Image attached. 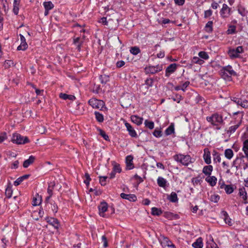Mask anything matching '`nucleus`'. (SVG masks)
<instances>
[{
	"instance_id": "1",
	"label": "nucleus",
	"mask_w": 248,
	"mask_h": 248,
	"mask_svg": "<svg viewBox=\"0 0 248 248\" xmlns=\"http://www.w3.org/2000/svg\"><path fill=\"white\" fill-rule=\"evenodd\" d=\"M224 116V113L223 112H215L211 115L206 117V120L212 127L216 129L219 130L221 126L224 125V121L227 118L226 116L223 118Z\"/></svg>"
},
{
	"instance_id": "2",
	"label": "nucleus",
	"mask_w": 248,
	"mask_h": 248,
	"mask_svg": "<svg viewBox=\"0 0 248 248\" xmlns=\"http://www.w3.org/2000/svg\"><path fill=\"white\" fill-rule=\"evenodd\" d=\"M173 159L177 163H180L183 166H188L193 163L195 160L188 154H177L173 156Z\"/></svg>"
},
{
	"instance_id": "3",
	"label": "nucleus",
	"mask_w": 248,
	"mask_h": 248,
	"mask_svg": "<svg viewBox=\"0 0 248 248\" xmlns=\"http://www.w3.org/2000/svg\"><path fill=\"white\" fill-rule=\"evenodd\" d=\"M220 74L223 78L227 79L230 78L232 76L236 75V73L232 69L231 66L228 65L223 67L220 70Z\"/></svg>"
},
{
	"instance_id": "4",
	"label": "nucleus",
	"mask_w": 248,
	"mask_h": 248,
	"mask_svg": "<svg viewBox=\"0 0 248 248\" xmlns=\"http://www.w3.org/2000/svg\"><path fill=\"white\" fill-rule=\"evenodd\" d=\"M244 52L243 47L241 46H237L236 48L229 47L228 54L231 59L240 57V54Z\"/></svg>"
},
{
	"instance_id": "5",
	"label": "nucleus",
	"mask_w": 248,
	"mask_h": 248,
	"mask_svg": "<svg viewBox=\"0 0 248 248\" xmlns=\"http://www.w3.org/2000/svg\"><path fill=\"white\" fill-rule=\"evenodd\" d=\"M239 114V116L238 118V123H236V124L229 127L228 130H227V133L229 134H232L234 133L236 130L238 128V127L240 126L242 123L243 117L244 116V112L243 111H237L234 112V114Z\"/></svg>"
},
{
	"instance_id": "6",
	"label": "nucleus",
	"mask_w": 248,
	"mask_h": 248,
	"mask_svg": "<svg viewBox=\"0 0 248 248\" xmlns=\"http://www.w3.org/2000/svg\"><path fill=\"white\" fill-rule=\"evenodd\" d=\"M12 141L17 144H24L29 143L30 140L27 137H24L18 133L13 134Z\"/></svg>"
},
{
	"instance_id": "7",
	"label": "nucleus",
	"mask_w": 248,
	"mask_h": 248,
	"mask_svg": "<svg viewBox=\"0 0 248 248\" xmlns=\"http://www.w3.org/2000/svg\"><path fill=\"white\" fill-rule=\"evenodd\" d=\"M219 13L222 19H226L232 15V8L230 7L227 4L223 3Z\"/></svg>"
},
{
	"instance_id": "8",
	"label": "nucleus",
	"mask_w": 248,
	"mask_h": 248,
	"mask_svg": "<svg viewBox=\"0 0 248 248\" xmlns=\"http://www.w3.org/2000/svg\"><path fill=\"white\" fill-rule=\"evenodd\" d=\"M162 64H157L156 66L149 65L144 68V72L146 75H153L162 71Z\"/></svg>"
},
{
	"instance_id": "9",
	"label": "nucleus",
	"mask_w": 248,
	"mask_h": 248,
	"mask_svg": "<svg viewBox=\"0 0 248 248\" xmlns=\"http://www.w3.org/2000/svg\"><path fill=\"white\" fill-rule=\"evenodd\" d=\"M88 104L93 108L102 109L105 106V103L101 100L92 98L88 101Z\"/></svg>"
},
{
	"instance_id": "10",
	"label": "nucleus",
	"mask_w": 248,
	"mask_h": 248,
	"mask_svg": "<svg viewBox=\"0 0 248 248\" xmlns=\"http://www.w3.org/2000/svg\"><path fill=\"white\" fill-rule=\"evenodd\" d=\"M231 99L238 106H240L244 108H248V100L242 97L238 98L234 96L231 97Z\"/></svg>"
},
{
	"instance_id": "11",
	"label": "nucleus",
	"mask_w": 248,
	"mask_h": 248,
	"mask_svg": "<svg viewBox=\"0 0 248 248\" xmlns=\"http://www.w3.org/2000/svg\"><path fill=\"white\" fill-rule=\"evenodd\" d=\"M99 215L103 217H107L108 216L105 214V212L108 209V204L105 202H101L98 206Z\"/></svg>"
},
{
	"instance_id": "12",
	"label": "nucleus",
	"mask_w": 248,
	"mask_h": 248,
	"mask_svg": "<svg viewBox=\"0 0 248 248\" xmlns=\"http://www.w3.org/2000/svg\"><path fill=\"white\" fill-rule=\"evenodd\" d=\"M124 124L126 128V130L128 132V134L132 137L137 138L138 134L134 129V127L126 121L124 120Z\"/></svg>"
},
{
	"instance_id": "13",
	"label": "nucleus",
	"mask_w": 248,
	"mask_h": 248,
	"mask_svg": "<svg viewBox=\"0 0 248 248\" xmlns=\"http://www.w3.org/2000/svg\"><path fill=\"white\" fill-rule=\"evenodd\" d=\"M46 221L50 225L52 226L55 229H58L60 226V222L58 219L47 217L45 218Z\"/></svg>"
},
{
	"instance_id": "14",
	"label": "nucleus",
	"mask_w": 248,
	"mask_h": 248,
	"mask_svg": "<svg viewBox=\"0 0 248 248\" xmlns=\"http://www.w3.org/2000/svg\"><path fill=\"white\" fill-rule=\"evenodd\" d=\"M178 64L173 63L169 65L165 70V77H169L171 74L173 73L177 69Z\"/></svg>"
},
{
	"instance_id": "15",
	"label": "nucleus",
	"mask_w": 248,
	"mask_h": 248,
	"mask_svg": "<svg viewBox=\"0 0 248 248\" xmlns=\"http://www.w3.org/2000/svg\"><path fill=\"white\" fill-rule=\"evenodd\" d=\"M21 43L20 45L17 47V49L18 50H25L28 47V45L26 41V39L25 37L20 34H19Z\"/></svg>"
},
{
	"instance_id": "16",
	"label": "nucleus",
	"mask_w": 248,
	"mask_h": 248,
	"mask_svg": "<svg viewBox=\"0 0 248 248\" xmlns=\"http://www.w3.org/2000/svg\"><path fill=\"white\" fill-rule=\"evenodd\" d=\"M203 158L205 163L209 165L211 163V153L208 148H205L204 150Z\"/></svg>"
},
{
	"instance_id": "17",
	"label": "nucleus",
	"mask_w": 248,
	"mask_h": 248,
	"mask_svg": "<svg viewBox=\"0 0 248 248\" xmlns=\"http://www.w3.org/2000/svg\"><path fill=\"white\" fill-rule=\"evenodd\" d=\"M219 185H220V188L224 189L226 193L228 194L232 193L234 191L233 186L231 185H225L224 182H223L222 184L219 182Z\"/></svg>"
},
{
	"instance_id": "18",
	"label": "nucleus",
	"mask_w": 248,
	"mask_h": 248,
	"mask_svg": "<svg viewBox=\"0 0 248 248\" xmlns=\"http://www.w3.org/2000/svg\"><path fill=\"white\" fill-rule=\"evenodd\" d=\"M239 195L240 196H242V199L244 200V203H248V194L244 187H241L239 189Z\"/></svg>"
},
{
	"instance_id": "19",
	"label": "nucleus",
	"mask_w": 248,
	"mask_h": 248,
	"mask_svg": "<svg viewBox=\"0 0 248 248\" xmlns=\"http://www.w3.org/2000/svg\"><path fill=\"white\" fill-rule=\"evenodd\" d=\"M163 216L169 220L178 219L180 218V216L178 214L170 212H165Z\"/></svg>"
},
{
	"instance_id": "20",
	"label": "nucleus",
	"mask_w": 248,
	"mask_h": 248,
	"mask_svg": "<svg viewBox=\"0 0 248 248\" xmlns=\"http://www.w3.org/2000/svg\"><path fill=\"white\" fill-rule=\"evenodd\" d=\"M120 196L122 199L128 200L130 202H135L137 200V197L134 194H127L124 193H122Z\"/></svg>"
},
{
	"instance_id": "21",
	"label": "nucleus",
	"mask_w": 248,
	"mask_h": 248,
	"mask_svg": "<svg viewBox=\"0 0 248 248\" xmlns=\"http://www.w3.org/2000/svg\"><path fill=\"white\" fill-rule=\"evenodd\" d=\"M242 151L245 155H243L241 158L246 157L248 161V139L245 140L243 142Z\"/></svg>"
},
{
	"instance_id": "22",
	"label": "nucleus",
	"mask_w": 248,
	"mask_h": 248,
	"mask_svg": "<svg viewBox=\"0 0 248 248\" xmlns=\"http://www.w3.org/2000/svg\"><path fill=\"white\" fill-rule=\"evenodd\" d=\"M131 121L137 125H140L142 124L143 119L142 117H140L138 115H134L130 117Z\"/></svg>"
},
{
	"instance_id": "23",
	"label": "nucleus",
	"mask_w": 248,
	"mask_h": 248,
	"mask_svg": "<svg viewBox=\"0 0 248 248\" xmlns=\"http://www.w3.org/2000/svg\"><path fill=\"white\" fill-rule=\"evenodd\" d=\"M157 183L159 186L163 187L164 189H165L166 187L168 186V185H169L166 179L160 176L158 177Z\"/></svg>"
},
{
	"instance_id": "24",
	"label": "nucleus",
	"mask_w": 248,
	"mask_h": 248,
	"mask_svg": "<svg viewBox=\"0 0 248 248\" xmlns=\"http://www.w3.org/2000/svg\"><path fill=\"white\" fill-rule=\"evenodd\" d=\"M83 42V39H81L79 37L73 39V44L77 46L76 48L78 51H80L81 50V47Z\"/></svg>"
},
{
	"instance_id": "25",
	"label": "nucleus",
	"mask_w": 248,
	"mask_h": 248,
	"mask_svg": "<svg viewBox=\"0 0 248 248\" xmlns=\"http://www.w3.org/2000/svg\"><path fill=\"white\" fill-rule=\"evenodd\" d=\"M222 214L223 216V219L225 221V223L228 224L229 226H231L232 225V220L231 218L229 217L227 212L225 211H223L222 212Z\"/></svg>"
},
{
	"instance_id": "26",
	"label": "nucleus",
	"mask_w": 248,
	"mask_h": 248,
	"mask_svg": "<svg viewBox=\"0 0 248 248\" xmlns=\"http://www.w3.org/2000/svg\"><path fill=\"white\" fill-rule=\"evenodd\" d=\"M133 157L131 155H128L126 157L125 162L126 168L128 170H131L134 168L133 164Z\"/></svg>"
},
{
	"instance_id": "27",
	"label": "nucleus",
	"mask_w": 248,
	"mask_h": 248,
	"mask_svg": "<svg viewBox=\"0 0 248 248\" xmlns=\"http://www.w3.org/2000/svg\"><path fill=\"white\" fill-rule=\"evenodd\" d=\"M205 181L209 184V185L212 186H215L217 182V178L214 176H209L205 178Z\"/></svg>"
},
{
	"instance_id": "28",
	"label": "nucleus",
	"mask_w": 248,
	"mask_h": 248,
	"mask_svg": "<svg viewBox=\"0 0 248 248\" xmlns=\"http://www.w3.org/2000/svg\"><path fill=\"white\" fill-rule=\"evenodd\" d=\"M213 167L212 165H208L203 167L202 169V172L205 175L210 176L213 171Z\"/></svg>"
},
{
	"instance_id": "29",
	"label": "nucleus",
	"mask_w": 248,
	"mask_h": 248,
	"mask_svg": "<svg viewBox=\"0 0 248 248\" xmlns=\"http://www.w3.org/2000/svg\"><path fill=\"white\" fill-rule=\"evenodd\" d=\"M35 160V157L33 155H31L29 158L24 161L23 166L24 168H28L31 164H32Z\"/></svg>"
},
{
	"instance_id": "30",
	"label": "nucleus",
	"mask_w": 248,
	"mask_h": 248,
	"mask_svg": "<svg viewBox=\"0 0 248 248\" xmlns=\"http://www.w3.org/2000/svg\"><path fill=\"white\" fill-rule=\"evenodd\" d=\"M59 97L60 98L62 99L63 100H75L76 99V97L73 95H69L64 93H61L59 94Z\"/></svg>"
},
{
	"instance_id": "31",
	"label": "nucleus",
	"mask_w": 248,
	"mask_h": 248,
	"mask_svg": "<svg viewBox=\"0 0 248 248\" xmlns=\"http://www.w3.org/2000/svg\"><path fill=\"white\" fill-rule=\"evenodd\" d=\"M213 22L209 21L204 27V31L208 33H211L213 30Z\"/></svg>"
},
{
	"instance_id": "32",
	"label": "nucleus",
	"mask_w": 248,
	"mask_h": 248,
	"mask_svg": "<svg viewBox=\"0 0 248 248\" xmlns=\"http://www.w3.org/2000/svg\"><path fill=\"white\" fill-rule=\"evenodd\" d=\"M172 242L169 239V238L163 236L161 240V244L163 247L166 248L170 245Z\"/></svg>"
},
{
	"instance_id": "33",
	"label": "nucleus",
	"mask_w": 248,
	"mask_h": 248,
	"mask_svg": "<svg viewBox=\"0 0 248 248\" xmlns=\"http://www.w3.org/2000/svg\"><path fill=\"white\" fill-rule=\"evenodd\" d=\"M192 246L195 248H202L203 247L202 238L201 237L198 238L196 241L192 244Z\"/></svg>"
},
{
	"instance_id": "34",
	"label": "nucleus",
	"mask_w": 248,
	"mask_h": 248,
	"mask_svg": "<svg viewBox=\"0 0 248 248\" xmlns=\"http://www.w3.org/2000/svg\"><path fill=\"white\" fill-rule=\"evenodd\" d=\"M213 157L214 162L220 163L221 162V157L219 153L216 150H214L213 152Z\"/></svg>"
},
{
	"instance_id": "35",
	"label": "nucleus",
	"mask_w": 248,
	"mask_h": 248,
	"mask_svg": "<svg viewBox=\"0 0 248 248\" xmlns=\"http://www.w3.org/2000/svg\"><path fill=\"white\" fill-rule=\"evenodd\" d=\"M234 154L231 149H227L225 150L224 155L226 158L231 160Z\"/></svg>"
},
{
	"instance_id": "36",
	"label": "nucleus",
	"mask_w": 248,
	"mask_h": 248,
	"mask_svg": "<svg viewBox=\"0 0 248 248\" xmlns=\"http://www.w3.org/2000/svg\"><path fill=\"white\" fill-rule=\"evenodd\" d=\"M168 199L170 202H176L178 201L177 195L174 192H172Z\"/></svg>"
},
{
	"instance_id": "37",
	"label": "nucleus",
	"mask_w": 248,
	"mask_h": 248,
	"mask_svg": "<svg viewBox=\"0 0 248 248\" xmlns=\"http://www.w3.org/2000/svg\"><path fill=\"white\" fill-rule=\"evenodd\" d=\"M174 133V126L173 124H171L165 130V133L167 136L170 135Z\"/></svg>"
},
{
	"instance_id": "38",
	"label": "nucleus",
	"mask_w": 248,
	"mask_h": 248,
	"mask_svg": "<svg viewBox=\"0 0 248 248\" xmlns=\"http://www.w3.org/2000/svg\"><path fill=\"white\" fill-rule=\"evenodd\" d=\"M163 213L162 210L160 208L153 207L151 209V214L153 216H159Z\"/></svg>"
},
{
	"instance_id": "39",
	"label": "nucleus",
	"mask_w": 248,
	"mask_h": 248,
	"mask_svg": "<svg viewBox=\"0 0 248 248\" xmlns=\"http://www.w3.org/2000/svg\"><path fill=\"white\" fill-rule=\"evenodd\" d=\"M29 177V175H24L21 177L18 178L15 182L14 185L16 186H17L19 185L24 180L28 178Z\"/></svg>"
},
{
	"instance_id": "40",
	"label": "nucleus",
	"mask_w": 248,
	"mask_h": 248,
	"mask_svg": "<svg viewBox=\"0 0 248 248\" xmlns=\"http://www.w3.org/2000/svg\"><path fill=\"white\" fill-rule=\"evenodd\" d=\"M100 82L103 84H106L109 80V76L106 75H101L99 77Z\"/></svg>"
},
{
	"instance_id": "41",
	"label": "nucleus",
	"mask_w": 248,
	"mask_h": 248,
	"mask_svg": "<svg viewBox=\"0 0 248 248\" xmlns=\"http://www.w3.org/2000/svg\"><path fill=\"white\" fill-rule=\"evenodd\" d=\"M43 5L45 9H46V10H50L54 7V4L50 1L44 2L43 3Z\"/></svg>"
},
{
	"instance_id": "42",
	"label": "nucleus",
	"mask_w": 248,
	"mask_h": 248,
	"mask_svg": "<svg viewBox=\"0 0 248 248\" xmlns=\"http://www.w3.org/2000/svg\"><path fill=\"white\" fill-rule=\"evenodd\" d=\"M5 194L7 198L9 199L12 197L13 194V190L11 186H7L5 189Z\"/></svg>"
},
{
	"instance_id": "43",
	"label": "nucleus",
	"mask_w": 248,
	"mask_h": 248,
	"mask_svg": "<svg viewBox=\"0 0 248 248\" xmlns=\"http://www.w3.org/2000/svg\"><path fill=\"white\" fill-rule=\"evenodd\" d=\"M94 114L95 118L98 122L102 123L104 121V116L102 114L100 113L99 112L95 111Z\"/></svg>"
},
{
	"instance_id": "44",
	"label": "nucleus",
	"mask_w": 248,
	"mask_h": 248,
	"mask_svg": "<svg viewBox=\"0 0 248 248\" xmlns=\"http://www.w3.org/2000/svg\"><path fill=\"white\" fill-rule=\"evenodd\" d=\"M49 204L51 205V209L54 214L57 213L58 211V206L54 201H50Z\"/></svg>"
},
{
	"instance_id": "45",
	"label": "nucleus",
	"mask_w": 248,
	"mask_h": 248,
	"mask_svg": "<svg viewBox=\"0 0 248 248\" xmlns=\"http://www.w3.org/2000/svg\"><path fill=\"white\" fill-rule=\"evenodd\" d=\"M130 52L133 55H136L140 52V50L138 46H133L130 48Z\"/></svg>"
},
{
	"instance_id": "46",
	"label": "nucleus",
	"mask_w": 248,
	"mask_h": 248,
	"mask_svg": "<svg viewBox=\"0 0 248 248\" xmlns=\"http://www.w3.org/2000/svg\"><path fill=\"white\" fill-rule=\"evenodd\" d=\"M204 62L203 60L201 59L198 57H194L192 59V62L193 63L202 65L204 63Z\"/></svg>"
},
{
	"instance_id": "47",
	"label": "nucleus",
	"mask_w": 248,
	"mask_h": 248,
	"mask_svg": "<svg viewBox=\"0 0 248 248\" xmlns=\"http://www.w3.org/2000/svg\"><path fill=\"white\" fill-rule=\"evenodd\" d=\"M154 80L152 78H147L145 81V84L147 86V89L153 86Z\"/></svg>"
},
{
	"instance_id": "48",
	"label": "nucleus",
	"mask_w": 248,
	"mask_h": 248,
	"mask_svg": "<svg viewBox=\"0 0 248 248\" xmlns=\"http://www.w3.org/2000/svg\"><path fill=\"white\" fill-rule=\"evenodd\" d=\"M144 124L146 127H148L150 129H153L155 126L154 123L153 121H150L148 120H146L145 121Z\"/></svg>"
},
{
	"instance_id": "49",
	"label": "nucleus",
	"mask_w": 248,
	"mask_h": 248,
	"mask_svg": "<svg viewBox=\"0 0 248 248\" xmlns=\"http://www.w3.org/2000/svg\"><path fill=\"white\" fill-rule=\"evenodd\" d=\"M112 170H113L116 173H121L122 171V169L120 167V165L117 163H115L113 166Z\"/></svg>"
},
{
	"instance_id": "50",
	"label": "nucleus",
	"mask_w": 248,
	"mask_h": 248,
	"mask_svg": "<svg viewBox=\"0 0 248 248\" xmlns=\"http://www.w3.org/2000/svg\"><path fill=\"white\" fill-rule=\"evenodd\" d=\"M236 32V27L234 25H230L227 31L228 34H232Z\"/></svg>"
},
{
	"instance_id": "51",
	"label": "nucleus",
	"mask_w": 248,
	"mask_h": 248,
	"mask_svg": "<svg viewBox=\"0 0 248 248\" xmlns=\"http://www.w3.org/2000/svg\"><path fill=\"white\" fill-rule=\"evenodd\" d=\"M219 199H220L219 196L217 194H215L212 195L210 197V200L211 202H214L215 203L217 202L218 201H219Z\"/></svg>"
},
{
	"instance_id": "52",
	"label": "nucleus",
	"mask_w": 248,
	"mask_h": 248,
	"mask_svg": "<svg viewBox=\"0 0 248 248\" xmlns=\"http://www.w3.org/2000/svg\"><path fill=\"white\" fill-rule=\"evenodd\" d=\"M198 55L201 58L205 60H208L209 59V56L208 54L207 53V52L205 51H200V52H199Z\"/></svg>"
},
{
	"instance_id": "53",
	"label": "nucleus",
	"mask_w": 248,
	"mask_h": 248,
	"mask_svg": "<svg viewBox=\"0 0 248 248\" xmlns=\"http://www.w3.org/2000/svg\"><path fill=\"white\" fill-rule=\"evenodd\" d=\"M238 13L241 15L242 16H245L246 15V11L245 8L242 6H239L238 7Z\"/></svg>"
},
{
	"instance_id": "54",
	"label": "nucleus",
	"mask_w": 248,
	"mask_h": 248,
	"mask_svg": "<svg viewBox=\"0 0 248 248\" xmlns=\"http://www.w3.org/2000/svg\"><path fill=\"white\" fill-rule=\"evenodd\" d=\"M99 182L102 186H105L107 184V176H99Z\"/></svg>"
},
{
	"instance_id": "55",
	"label": "nucleus",
	"mask_w": 248,
	"mask_h": 248,
	"mask_svg": "<svg viewBox=\"0 0 248 248\" xmlns=\"http://www.w3.org/2000/svg\"><path fill=\"white\" fill-rule=\"evenodd\" d=\"M153 134L155 137L159 138L162 136V131L157 128H155Z\"/></svg>"
},
{
	"instance_id": "56",
	"label": "nucleus",
	"mask_w": 248,
	"mask_h": 248,
	"mask_svg": "<svg viewBox=\"0 0 248 248\" xmlns=\"http://www.w3.org/2000/svg\"><path fill=\"white\" fill-rule=\"evenodd\" d=\"M180 84H181V90L185 92L186 88L189 85L190 82L189 81H186L184 83L180 82Z\"/></svg>"
},
{
	"instance_id": "57",
	"label": "nucleus",
	"mask_w": 248,
	"mask_h": 248,
	"mask_svg": "<svg viewBox=\"0 0 248 248\" xmlns=\"http://www.w3.org/2000/svg\"><path fill=\"white\" fill-rule=\"evenodd\" d=\"M85 179L84 180V183L86 184L87 186H88L90 184V182L91 180L90 175L88 173L85 174Z\"/></svg>"
},
{
	"instance_id": "58",
	"label": "nucleus",
	"mask_w": 248,
	"mask_h": 248,
	"mask_svg": "<svg viewBox=\"0 0 248 248\" xmlns=\"http://www.w3.org/2000/svg\"><path fill=\"white\" fill-rule=\"evenodd\" d=\"M99 133L104 140L107 141L109 140L108 135L106 134L104 131L102 129H99Z\"/></svg>"
},
{
	"instance_id": "59",
	"label": "nucleus",
	"mask_w": 248,
	"mask_h": 248,
	"mask_svg": "<svg viewBox=\"0 0 248 248\" xmlns=\"http://www.w3.org/2000/svg\"><path fill=\"white\" fill-rule=\"evenodd\" d=\"M213 12L211 10H207L204 11V18H207L212 15Z\"/></svg>"
},
{
	"instance_id": "60",
	"label": "nucleus",
	"mask_w": 248,
	"mask_h": 248,
	"mask_svg": "<svg viewBox=\"0 0 248 248\" xmlns=\"http://www.w3.org/2000/svg\"><path fill=\"white\" fill-rule=\"evenodd\" d=\"M101 240H102V242L103 244L104 247H105V248L107 247L108 246V240H107V237H106V236L105 235H104L102 236Z\"/></svg>"
},
{
	"instance_id": "61",
	"label": "nucleus",
	"mask_w": 248,
	"mask_h": 248,
	"mask_svg": "<svg viewBox=\"0 0 248 248\" xmlns=\"http://www.w3.org/2000/svg\"><path fill=\"white\" fill-rule=\"evenodd\" d=\"M7 139V135L5 132H3L0 135V143L2 142Z\"/></svg>"
},
{
	"instance_id": "62",
	"label": "nucleus",
	"mask_w": 248,
	"mask_h": 248,
	"mask_svg": "<svg viewBox=\"0 0 248 248\" xmlns=\"http://www.w3.org/2000/svg\"><path fill=\"white\" fill-rule=\"evenodd\" d=\"M41 203V200L37 199L36 198H33L32 201V205L34 206L38 205Z\"/></svg>"
},
{
	"instance_id": "63",
	"label": "nucleus",
	"mask_w": 248,
	"mask_h": 248,
	"mask_svg": "<svg viewBox=\"0 0 248 248\" xmlns=\"http://www.w3.org/2000/svg\"><path fill=\"white\" fill-rule=\"evenodd\" d=\"M207 248H219L217 245L212 240V243L208 244Z\"/></svg>"
},
{
	"instance_id": "64",
	"label": "nucleus",
	"mask_w": 248,
	"mask_h": 248,
	"mask_svg": "<svg viewBox=\"0 0 248 248\" xmlns=\"http://www.w3.org/2000/svg\"><path fill=\"white\" fill-rule=\"evenodd\" d=\"M125 64V62L124 61H118L116 63V67L118 68H121Z\"/></svg>"
}]
</instances>
